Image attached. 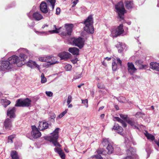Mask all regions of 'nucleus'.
<instances>
[{"label": "nucleus", "instance_id": "f257e3e1", "mask_svg": "<svg viewBox=\"0 0 159 159\" xmlns=\"http://www.w3.org/2000/svg\"><path fill=\"white\" fill-rule=\"evenodd\" d=\"M21 63L20 59L18 57L13 55L9 57L7 61H0V70L5 71L9 70L13 67V65L16 64L18 66H21V64H19Z\"/></svg>", "mask_w": 159, "mask_h": 159}, {"label": "nucleus", "instance_id": "f03ea898", "mask_svg": "<svg viewBox=\"0 0 159 159\" xmlns=\"http://www.w3.org/2000/svg\"><path fill=\"white\" fill-rule=\"evenodd\" d=\"M93 19L92 15H89L84 22L85 25L84 27V30L87 32L92 34L94 33L93 27Z\"/></svg>", "mask_w": 159, "mask_h": 159}, {"label": "nucleus", "instance_id": "7ed1b4c3", "mask_svg": "<svg viewBox=\"0 0 159 159\" xmlns=\"http://www.w3.org/2000/svg\"><path fill=\"white\" fill-rule=\"evenodd\" d=\"M59 130V128H57L51 134L52 135L51 136L46 137L45 138V139L49 141L50 142H52L55 146L61 147V145L57 141L58 138V134Z\"/></svg>", "mask_w": 159, "mask_h": 159}, {"label": "nucleus", "instance_id": "20e7f679", "mask_svg": "<svg viewBox=\"0 0 159 159\" xmlns=\"http://www.w3.org/2000/svg\"><path fill=\"white\" fill-rule=\"evenodd\" d=\"M123 25L121 24L116 28H113L111 32L113 37L116 38L122 34L124 32Z\"/></svg>", "mask_w": 159, "mask_h": 159}, {"label": "nucleus", "instance_id": "39448f33", "mask_svg": "<svg viewBox=\"0 0 159 159\" xmlns=\"http://www.w3.org/2000/svg\"><path fill=\"white\" fill-rule=\"evenodd\" d=\"M74 25L72 24H66L65 25V32H63L62 36H66L71 34Z\"/></svg>", "mask_w": 159, "mask_h": 159}, {"label": "nucleus", "instance_id": "423d86ee", "mask_svg": "<svg viewBox=\"0 0 159 159\" xmlns=\"http://www.w3.org/2000/svg\"><path fill=\"white\" fill-rule=\"evenodd\" d=\"M32 130L30 133V136L34 139H36L40 137L41 135V132L39 130L35 125L31 126Z\"/></svg>", "mask_w": 159, "mask_h": 159}, {"label": "nucleus", "instance_id": "0eeeda50", "mask_svg": "<svg viewBox=\"0 0 159 159\" xmlns=\"http://www.w3.org/2000/svg\"><path fill=\"white\" fill-rule=\"evenodd\" d=\"M73 42L75 46L78 47L80 49H81L84 45V39L81 37L74 39Z\"/></svg>", "mask_w": 159, "mask_h": 159}, {"label": "nucleus", "instance_id": "6e6552de", "mask_svg": "<svg viewBox=\"0 0 159 159\" xmlns=\"http://www.w3.org/2000/svg\"><path fill=\"white\" fill-rule=\"evenodd\" d=\"M127 66L128 72L131 75H133L137 70L132 62H128L127 63Z\"/></svg>", "mask_w": 159, "mask_h": 159}, {"label": "nucleus", "instance_id": "1a4fd4ad", "mask_svg": "<svg viewBox=\"0 0 159 159\" xmlns=\"http://www.w3.org/2000/svg\"><path fill=\"white\" fill-rule=\"evenodd\" d=\"M12 120L9 118H7L4 122V126L6 130H11L12 127Z\"/></svg>", "mask_w": 159, "mask_h": 159}, {"label": "nucleus", "instance_id": "9d476101", "mask_svg": "<svg viewBox=\"0 0 159 159\" xmlns=\"http://www.w3.org/2000/svg\"><path fill=\"white\" fill-rule=\"evenodd\" d=\"M134 154V149L130 147L126 150L127 156L126 157V159H133V156Z\"/></svg>", "mask_w": 159, "mask_h": 159}, {"label": "nucleus", "instance_id": "9b49d317", "mask_svg": "<svg viewBox=\"0 0 159 159\" xmlns=\"http://www.w3.org/2000/svg\"><path fill=\"white\" fill-rule=\"evenodd\" d=\"M41 11L43 13H47L48 11L47 3L44 1L42 2L40 5Z\"/></svg>", "mask_w": 159, "mask_h": 159}, {"label": "nucleus", "instance_id": "f8f14e48", "mask_svg": "<svg viewBox=\"0 0 159 159\" xmlns=\"http://www.w3.org/2000/svg\"><path fill=\"white\" fill-rule=\"evenodd\" d=\"M16 108L13 107L11 109H8L7 111V115L11 119L15 118Z\"/></svg>", "mask_w": 159, "mask_h": 159}, {"label": "nucleus", "instance_id": "ddd939ff", "mask_svg": "<svg viewBox=\"0 0 159 159\" xmlns=\"http://www.w3.org/2000/svg\"><path fill=\"white\" fill-rule=\"evenodd\" d=\"M59 56L61 59H67L70 58L71 55L68 52H63L59 53Z\"/></svg>", "mask_w": 159, "mask_h": 159}, {"label": "nucleus", "instance_id": "4468645a", "mask_svg": "<svg viewBox=\"0 0 159 159\" xmlns=\"http://www.w3.org/2000/svg\"><path fill=\"white\" fill-rule=\"evenodd\" d=\"M48 127V124L46 122H40L38 127L39 130L43 131L47 129Z\"/></svg>", "mask_w": 159, "mask_h": 159}, {"label": "nucleus", "instance_id": "2eb2a0df", "mask_svg": "<svg viewBox=\"0 0 159 159\" xmlns=\"http://www.w3.org/2000/svg\"><path fill=\"white\" fill-rule=\"evenodd\" d=\"M125 7L128 9H131L133 8L134 3L133 1H125Z\"/></svg>", "mask_w": 159, "mask_h": 159}, {"label": "nucleus", "instance_id": "dca6fc26", "mask_svg": "<svg viewBox=\"0 0 159 159\" xmlns=\"http://www.w3.org/2000/svg\"><path fill=\"white\" fill-rule=\"evenodd\" d=\"M33 17L35 20L37 21H39L41 20L43 17L40 13L37 11L33 13Z\"/></svg>", "mask_w": 159, "mask_h": 159}, {"label": "nucleus", "instance_id": "f3484780", "mask_svg": "<svg viewBox=\"0 0 159 159\" xmlns=\"http://www.w3.org/2000/svg\"><path fill=\"white\" fill-rule=\"evenodd\" d=\"M68 51L73 55H78L80 50L78 48L74 47L69 48Z\"/></svg>", "mask_w": 159, "mask_h": 159}, {"label": "nucleus", "instance_id": "a211bd4d", "mask_svg": "<svg viewBox=\"0 0 159 159\" xmlns=\"http://www.w3.org/2000/svg\"><path fill=\"white\" fill-rule=\"evenodd\" d=\"M27 66L32 68L33 66H34L35 67L37 68L39 70H40V66L38 65L35 61L30 60L27 63Z\"/></svg>", "mask_w": 159, "mask_h": 159}, {"label": "nucleus", "instance_id": "6ab92c4d", "mask_svg": "<svg viewBox=\"0 0 159 159\" xmlns=\"http://www.w3.org/2000/svg\"><path fill=\"white\" fill-rule=\"evenodd\" d=\"M143 63V61L141 60H138L136 61L135 64L136 65L139 66V68L140 69H144L145 67L146 66V65H143L142 64Z\"/></svg>", "mask_w": 159, "mask_h": 159}, {"label": "nucleus", "instance_id": "aec40b11", "mask_svg": "<svg viewBox=\"0 0 159 159\" xmlns=\"http://www.w3.org/2000/svg\"><path fill=\"white\" fill-rule=\"evenodd\" d=\"M150 68L157 71H159V63L151 62L150 64Z\"/></svg>", "mask_w": 159, "mask_h": 159}, {"label": "nucleus", "instance_id": "412c9836", "mask_svg": "<svg viewBox=\"0 0 159 159\" xmlns=\"http://www.w3.org/2000/svg\"><path fill=\"white\" fill-rule=\"evenodd\" d=\"M55 151H56L59 155L60 157L62 159H65V154L62 150L60 148H58L56 147L55 149Z\"/></svg>", "mask_w": 159, "mask_h": 159}, {"label": "nucleus", "instance_id": "4be33fe9", "mask_svg": "<svg viewBox=\"0 0 159 159\" xmlns=\"http://www.w3.org/2000/svg\"><path fill=\"white\" fill-rule=\"evenodd\" d=\"M11 156L12 159H19L17 152L15 150H12L11 151Z\"/></svg>", "mask_w": 159, "mask_h": 159}, {"label": "nucleus", "instance_id": "5701e85b", "mask_svg": "<svg viewBox=\"0 0 159 159\" xmlns=\"http://www.w3.org/2000/svg\"><path fill=\"white\" fill-rule=\"evenodd\" d=\"M117 12L118 14L119 17L121 19H123V18L122 17V16L123 15L125 12V8L122 9H116Z\"/></svg>", "mask_w": 159, "mask_h": 159}, {"label": "nucleus", "instance_id": "b1692460", "mask_svg": "<svg viewBox=\"0 0 159 159\" xmlns=\"http://www.w3.org/2000/svg\"><path fill=\"white\" fill-rule=\"evenodd\" d=\"M23 101L24 107H29L31 105V101L29 98H26Z\"/></svg>", "mask_w": 159, "mask_h": 159}, {"label": "nucleus", "instance_id": "393cba45", "mask_svg": "<svg viewBox=\"0 0 159 159\" xmlns=\"http://www.w3.org/2000/svg\"><path fill=\"white\" fill-rule=\"evenodd\" d=\"M145 136L147 137V139L151 140L152 141L154 140L155 139L154 136L149 133L147 131H146V133H144Z\"/></svg>", "mask_w": 159, "mask_h": 159}, {"label": "nucleus", "instance_id": "a878e982", "mask_svg": "<svg viewBox=\"0 0 159 159\" xmlns=\"http://www.w3.org/2000/svg\"><path fill=\"white\" fill-rule=\"evenodd\" d=\"M16 107H24L23 101L22 99H19L16 101V103L15 105Z\"/></svg>", "mask_w": 159, "mask_h": 159}, {"label": "nucleus", "instance_id": "bb28decb", "mask_svg": "<svg viewBox=\"0 0 159 159\" xmlns=\"http://www.w3.org/2000/svg\"><path fill=\"white\" fill-rule=\"evenodd\" d=\"M111 144L108 139H103L102 142V145L104 147H107Z\"/></svg>", "mask_w": 159, "mask_h": 159}, {"label": "nucleus", "instance_id": "cd10ccee", "mask_svg": "<svg viewBox=\"0 0 159 159\" xmlns=\"http://www.w3.org/2000/svg\"><path fill=\"white\" fill-rule=\"evenodd\" d=\"M106 149L107 151V153L109 154H111L113 151V148L111 144L107 146Z\"/></svg>", "mask_w": 159, "mask_h": 159}, {"label": "nucleus", "instance_id": "c85d7f7f", "mask_svg": "<svg viewBox=\"0 0 159 159\" xmlns=\"http://www.w3.org/2000/svg\"><path fill=\"white\" fill-rule=\"evenodd\" d=\"M15 134H12L8 137L7 142L8 143H13V139L16 137Z\"/></svg>", "mask_w": 159, "mask_h": 159}, {"label": "nucleus", "instance_id": "c756f323", "mask_svg": "<svg viewBox=\"0 0 159 159\" xmlns=\"http://www.w3.org/2000/svg\"><path fill=\"white\" fill-rule=\"evenodd\" d=\"M123 8H124V7L123 3L122 2H118L115 5V8L116 10L119 9H122Z\"/></svg>", "mask_w": 159, "mask_h": 159}, {"label": "nucleus", "instance_id": "7c9ffc66", "mask_svg": "<svg viewBox=\"0 0 159 159\" xmlns=\"http://www.w3.org/2000/svg\"><path fill=\"white\" fill-rule=\"evenodd\" d=\"M47 2L48 3H49L50 4L51 6V9L52 10H53L54 6L55 3L56 2V0H46Z\"/></svg>", "mask_w": 159, "mask_h": 159}, {"label": "nucleus", "instance_id": "2f4dec72", "mask_svg": "<svg viewBox=\"0 0 159 159\" xmlns=\"http://www.w3.org/2000/svg\"><path fill=\"white\" fill-rule=\"evenodd\" d=\"M126 122L132 126L136 128V126L135 125V122L130 119L129 118L126 120Z\"/></svg>", "mask_w": 159, "mask_h": 159}, {"label": "nucleus", "instance_id": "473e14b6", "mask_svg": "<svg viewBox=\"0 0 159 159\" xmlns=\"http://www.w3.org/2000/svg\"><path fill=\"white\" fill-rule=\"evenodd\" d=\"M45 57L46 58V59L48 61H46V62L49 63L50 65L55 64V61H50V59H51V56L46 57Z\"/></svg>", "mask_w": 159, "mask_h": 159}, {"label": "nucleus", "instance_id": "72a5a7b5", "mask_svg": "<svg viewBox=\"0 0 159 159\" xmlns=\"http://www.w3.org/2000/svg\"><path fill=\"white\" fill-rule=\"evenodd\" d=\"M96 152L98 154L100 155L105 154L106 151L103 148H99L97 150Z\"/></svg>", "mask_w": 159, "mask_h": 159}, {"label": "nucleus", "instance_id": "f704fd0d", "mask_svg": "<svg viewBox=\"0 0 159 159\" xmlns=\"http://www.w3.org/2000/svg\"><path fill=\"white\" fill-rule=\"evenodd\" d=\"M90 158L92 159L95 158L96 159H103V157L101 156L98 154L91 156Z\"/></svg>", "mask_w": 159, "mask_h": 159}, {"label": "nucleus", "instance_id": "c9c22d12", "mask_svg": "<svg viewBox=\"0 0 159 159\" xmlns=\"http://www.w3.org/2000/svg\"><path fill=\"white\" fill-rule=\"evenodd\" d=\"M145 114L141 112H138L135 114V116L136 118H143L144 117Z\"/></svg>", "mask_w": 159, "mask_h": 159}, {"label": "nucleus", "instance_id": "e433bc0d", "mask_svg": "<svg viewBox=\"0 0 159 159\" xmlns=\"http://www.w3.org/2000/svg\"><path fill=\"white\" fill-rule=\"evenodd\" d=\"M26 57V56L23 54L22 53H20V57H19L20 59V61L21 63H19V64H21V66H22V63L21 62V61L22 60V59L21 60L20 58L22 59H25Z\"/></svg>", "mask_w": 159, "mask_h": 159}, {"label": "nucleus", "instance_id": "4c0bfd02", "mask_svg": "<svg viewBox=\"0 0 159 159\" xmlns=\"http://www.w3.org/2000/svg\"><path fill=\"white\" fill-rule=\"evenodd\" d=\"M112 65L113 70L114 71L116 70L117 68V66L115 61L112 62Z\"/></svg>", "mask_w": 159, "mask_h": 159}, {"label": "nucleus", "instance_id": "58836bf2", "mask_svg": "<svg viewBox=\"0 0 159 159\" xmlns=\"http://www.w3.org/2000/svg\"><path fill=\"white\" fill-rule=\"evenodd\" d=\"M120 116L121 118L125 120L126 121V120L127 119H129V118L128 117L127 115L121 114H120Z\"/></svg>", "mask_w": 159, "mask_h": 159}, {"label": "nucleus", "instance_id": "ea45409f", "mask_svg": "<svg viewBox=\"0 0 159 159\" xmlns=\"http://www.w3.org/2000/svg\"><path fill=\"white\" fill-rule=\"evenodd\" d=\"M125 98L123 97H120L118 98V101L121 102H125Z\"/></svg>", "mask_w": 159, "mask_h": 159}, {"label": "nucleus", "instance_id": "a19ab883", "mask_svg": "<svg viewBox=\"0 0 159 159\" xmlns=\"http://www.w3.org/2000/svg\"><path fill=\"white\" fill-rule=\"evenodd\" d=\"M123 129L120 126V128H119V129H118L117 130V131L118 133V134H120V135H123Z\"/></svg>", "mask_w": 159, "mask_h": 159}, {"label": "nucleus", "instance_id": "79ce46f5", "mask_svg": "<svg viewBox=\"0 0 159 159\" xmlns=\"http://www.w3.org/2000/svg\"><path fill=\"white\" fill-rule=\"evenodd\" d=\"M68 110L67 109H66L64 111L62 112L58 116V117L59 118H61L63 116L65 115L67 113V111Z\"/></svg>", "mask_w": 159, "mask_h": 159}, {"label": "nucleus", "instance_id": "37998d69", "mask_svg": "<svg viewBox=\"0 0 159 159\" xmlns=\"http://www.w3.org/2000/svg\"><path fill=\"white\" fill-rule=\"evenodd\" d=\"M2 102L4 104H6L7 105H9L10 104L11 102L10 101L6 99H3L2 100Z\"/></svg>", "mask_w": 159, "mask_h": 159}, {"label": "nucleus", "instance_id": "c03bdc74", "mask_svg": "<svg viewBox=\"0 0 159 159\" xmlns=\"http://www.w3.org/2000/svg\"><path fill=\"white\" fill-rule=\"evenodd\" d=\"M72 100V98L70 95H69L68 97V99L67 101V105L69 104Z\"/></svg>", "mask_w": 159, "mask_h": 159}, {"label": "nucleus", "instance_id": "a18cd8bd", "mask_svg": "<svg viewBox=\"0 0 159 159\" xmlns=\"http://www.w3.org/2000/svg\"><path fill=\"white\" fill-rule=\"evenodd\" d=\"M64 27H60L58 28V31H59L60 32H61V35H62V34L63 32H65V29H64Z\"/></svg>", "mask_w": 159, "mask_h": 159}, {"label": "nucleus", "instance_id": "49530a36", "mask_svg": "<svg viewBox=\"0 0 159 159\" xmlns=\"http://www.w3.org/2000/svg\"><path fill=\"white\" fill-rule=\"evenodd\" d=\"M72 68V66L68 64L66 66H65V69L67 70H71Z\"/></svg>", "mask_w": 159, "mask_h": 159}, {"label": "nucleus", "instance_id": "de8ad7c7", "mask_svg": "<svg viewBox=\"0 0 159 159\" xmlns=\"http://www.w3.org/2000/svg\"><path fill=\"white\" fill-rule=\"evenodd\" d=\"M46 58L45 57H40L39 58V61L41 62H46V61H48L46 59Z\"/></svg>", "mask_w": 159, "mask_h": 159}, {"label": "nucleus", "instance_id": "09e8293b", "mask_svg": "<svg viewBox=\"0 0 159 159\" xmlns=\"http://www.w3.org/2000/svg\"><path fill=\"white\" fill-rule=\"evenodd\" d=\"M45 93L46 95L49 97L52 96L53 95L52 93L50 91H46Z\"/></svg>", "mask_w": 159, "mask_h": 159}, {"label": "nucleus", "instance_id": "8fccbe9b", "mask_svg": "<svg viewBox=\"0 0 159 159\" xmlns=\"http://www.w3.org/2000/svg\"><path fill=\"white\" fill-rule=\"evenodd\" d=\"M120 126H119L118 124H115L114 126H113V129L116 130L117 131L119 129Z\"/></svg>", "mask_w": 159, "mask_h": 159}, {"label": "nucleus", "instance_id": "3c124183", "mask_svg": "<svg viewBox=\"0 0 159 159\" xmlns=\"http://www.w3.org/2000/svg\"><path fill=\"white\" fill-rule=\"evenodd\" d=\"M114 119H115L114 120H116L119 122H120V123L121 122V121L122 122V120L119 117H115Z\"/></svg>", "mask_w": 159, "mask_h": 159}, {"label": "nucleus", "instance_id": "603ef678", "mask_svg": "<svg viewBox=\"0 0 159 159\" xmlns=\"http://www.w3.org/2000/svg\"><path fill=\"white\" fill-rule=\"evenodd\" d=\"M72 2L73 3V4L72 6V7H75L76 4L78 3V0H72Z\"/></svg>", "mask_w": 159, "mask_h": 159}, {"label": "nucleus", "instance_id": "864d4df0", "mask_svg": "<svg viewBox=\"0 0 159 159\" xmlns=\"http://www.w3.org/2000/svg\"><path fill=\"white\" fill-rule=\"evenodd\" d=\"M49 32L51 33V34H53V33H59V31H58V30H50L49 31Z\"/></svg>", "mask_w": 159, "mask_h": 159}, {"label": "nucleus", "instance_id": "5fc2aeb1", "mask_svg": "<svg viewBox=\"0 0 159 159\" xmlns=\"http://www.w3.org/2000/svg\"><path fill=\"white\" fill-rule=\"evenodd\" d=\"M50 61H55V64L57 62V61L56 60V58L52 56H51V59H50Z\"/></svg>", "mask_w": 159, "mask_h": 159}, {"label": "nucleus", "instance_id": "6e6d98bb", "mask_svg": "<svg viewBox=\"0 0 159 159\" xmlns=\"http://www.w3.org/2000/svg\"><path fill=\"white\" fill-rule=\"evenodd\" d=\"M82 103L84 104L85 105L87 104V106H88V102L87 99L82 100Z\"/></svg>", "mask_w": 159, "mask_h": 159}, {"label": "nucleus", "instance_id": "4d7b16f0", "mask_svg": "<svg viewBox=\"0 0 159 159\" xmlns=\"http://www.w3.org/2000/svg\"><path fill=\"white\" fill-rule=\"evenodd\" d=\"M98 87L99 89H104V87L103 85L100 83H98Z\"/></svg>", "mask_w": 159, "mask_h": 159}, {"label": "nucleus", "instance_id": "13d9d810", "mask_svg": "<svg viewBox=\"0 0 159 159\" xmlns=\"http://www.w3.org/2000/svg\"><path fill=\"white\" fill-rule=\"evenodd\" d=\"M120 123H121L122 126L124 127L125 128L127 126V124L125 123V121H123V120H122V122L121 121V122Z\"/></svg>", "mask_w": 159, "mask_h": 159}, {"label": "nucleus", "instance_id": "bf43d9fd", "mask_svg": "<svg viewBox=\"0 0 159 159\" xmlns=\"http://www.w3.org/2000/svg\"><path fill=\"white\" fill-rule=\"evenodd\" d=\"M81 77L82 74H80L75 76V77H74V78L75 79H77L80 78Z\"/></svg>", "mask_w": 159, "mask_h": 159}, {"label": "nucleus", "instance_id": "052dcab7", "mask_svg": "<svg viewBox=\"0 0 159 159\" xmlns=\"http://www.w3.org/2000/svg\"><path fill=\"white\" fill-rule=\"evenodd\" d=\"M60 9L59 7L57 8L56 11V14L57 15H59L60 14Z\"/></svg>", "mask_w": 159, "mask_h": 159}, {"label": "nucleus", "instance_id": "680f3d73", "mask_svg": "<svg viewBox=\"0 0 159 159\" xmlns=\"http://www.w3.org/2000/svg\"><path fill=\"white\" fill-rule=\"evenodd\" d=\"M117 63L119 64L120 66L122 65V61L119 58L117 59Z\"/></svg>", "mask_w": 159, "mask_h": 159}, {"label": "nucleus", "instance_id": "e2e57ef3", "mask_svg": "<svg viewBox=\"0 0 159 159\" xmlns=\"http://www.w3.org/2000/svg\"><path fill=\"white\" fill-rule=\"evenodd\" d=\"M47 81L45 77L44 78H42L41 80V82L42 83H45Z\"/></svg>", "mask_w": 159, "mask_h": 159}, {"label": "nucleus", "instance_id": "0e129e2a", "mask_svg": "<svg viewBox=\"0 0 159 159\" xmlns=\"http://www.w3.org/2000/svg\"><path fill=\"white\" fill-rule=\"evenodd\" d=\"M52 119H54L55 118V115L54 114H52L51 116Z\"/></svg>", "mask_w": 159, "mask_h": 159}, {"label": "nucleus", "instance_id": "69168bd1", "mask_svg": "<svg viewBox=\"0 0 159 159\" xmlns=\"http://www.w3.org/2000/svg\"><path fill=\"white\" fill-rule=\"evenodd\" d=\"M155 143L159 147V139L158 141L156 140L155 141Z\"/></svg>", "mask_w": 159, "mask_h": 159}, {"label": "nucleus", "instance_id": "338daca9", "mask_svg": "<svg viewBox=\"0 0 159 159\" xmlns=\"http://www.w3.org/2000/svg\"><path fill=\"white\" fill-rule=\"evenodd\" d=\"M115 108L117 110H119V107L117 105H116L115 106Z\"/></svg>", "mask_w": 159, "mask_h": 159}, {"label": "nucleus", "instance_id": "774afa93", "mask_svg": "<svg viewBox=\"0 0 159 159\" xmlns=\"http://www.w3.org/2000/svg\"><path fill=\"white\" fill-rule=\"evenodd\" d=\"M104 108V106H102V107H99L98 111L102 110Z\"/></svg>", "mask_w": 159, "mask_h": 159}]
</instances>
